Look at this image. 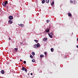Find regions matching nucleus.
<instances>
[{
	"label": "nucleus",
	"instance_id": "nucleus-12",
	"mask_svg": "<svg viewBox=\"0 0 78 78\" xmlns=\"http://www.w3.org/2000/svg\"><path fill=\"white\" fill-rule=\"evenodd\" d=\"M9 23H10V24L12 23V21L11 20H9Z\"/></svg>",
	"mask_w": 78,
	"mask_h": 78
},
{
	"label": "nucleus",
	"instance_id": "nucleus-22",
	"mask_svg": "<svg viewBox=\"0 0 78 78\" xmlns=\"http://www.w3.org/2000/svg\"><path fill=\"white\" fill-rule=\"evenodd\" d=\"M34 41L36 42H38V41L37 40H34Z\"/></svg>",
	"mask_w": 78,
	"mask_h": 78
},
{
	"label": "nucleus",
	"instance_id": "nucleus-28",
	"mask_svg": "<svg viewBox=\"0 0 78 78\" xmlns=\"http://www.w3.org/2000/svg\"><path fill=\"white\" fill-rule=\"evenodd\" d=\"M33 73H30V75H31L32 76V75H33Z\"/></svg>",
	"mask_w": 78,
	"mask_h": 78
},
{
	"label": "nucleus",
	"instance_id": "nucleus-1",
	"mask_svg": "<svg viewBox=\"0 0 78 78\" xmlns=\"http://www.w3.org/2000/svg\"><path fill=\"white\" fill-rule=\"evenodd\" d=\"M40 45L39 43H38L37 44H35L34 46V48H38V47H39Z\"/></svg>",
	"mask_w": 78,
	"mask_h": 78
},
{
	"label": "nucleus",
	"instance_id": "nucleus-31",
	"mask_svg": "<svg viewBox=\"0 0 78 78\" xmlns=\"http://www.w3.org/2000/svg\"><path fill=\"white\" fill-rule=\"evenodd\" d=\"M76 47V48H78V46H77Z\"/></svg>",
	"mask_w": 78,
	"mask_h": 78
},
{
	"label": "nucleus",
	"instance_id": "nucleus-21",
	"mask_svg": "<svg viewBox=\"0 0 78 78\" xmlns=\"http://www.w3.org/2000/svg\"><path fill=\"white\" fill-rule=\"evenodd\" d=\"M46 22H47V23H48L49 22H50V20H46Z\"/></svg>",
	"mask_w": 78,
	"mask_h": 78
},
{
	"label": "nucleus",
	"instance_id": "nucleus-7",
	"mask_svg": "<svg viewBox=\"0 0 78 78\" xmlns=\"http://www.w3.org/2000/svg\"><path fill=\"white\" fill-rule=\"evenodd\" d=\"M47 38H44L43 39V41H45L46 40L47 41Z\"/></svg>",
	"mask_w": 78,
	"mask_h": 78
},
{
	"label": "nucleus",
	"instance_id": "nucleus-6",
	"mask_svg": "<svg viewBox=\"0 0 78 78\" xmlns=\"http://www.w3.org/2000/svg\"><path fill=\"white\" fill-rule=\"evenodd\" d=\"M5 71L4 70H2L1 71V73L2 74H4L5 73V72H4Z\"/></svg>",
	"mask_w": 78,
	"mask_h": 78
},
{
	"label": "nucleus",
	"instance_id": "nucleus-8",
	"mask_svg": "<svg viewBox=\"0 0 78 78\" xmlns=\"http://www.w3.org/2000/svg\"><path fill=\"white\" fill-rule=\"evenodd\" d=\"M54 2L53 1H52V2L51 3V6H53V5L54 4Z\"/></svg>",
	"mask_w": 78,
	"mask_h": 78
},
{
	"label": "nucleus",
	"instance_id": "nucleus-27",
	"mask_svg": "<svg viewBox=\"0 0 78 78\" xmlns=\"http://www.w3.org/2000/svg\"><path fill=\"white\" fill-rule=\"evenodd\" d=\"M76 1H74V3L75 4L76 3Z\"/></svg>",
	"mask_w": 78,
	"mask_h": 78
},
{
	"label": "nucleus",
	"instance_id": "nucleus-24",
	"mask_svg": "<svg viewBox=\"0 0 78 78\" xmlns=\"http://www.w3.org/2000/svg\"><path fill=\"white\" fill-rule=\"evenodd\" d=\"M26 61H24L23 63L24 64H25L26 63Z\"/></svg>",
	"mask_w": 78,
	"mask_h": 78
},
{
	"label": "nucleus",
	"instance_id": "nucleus-13",
	"mask_svg": "<svg viewBox=\"0 0 78 78\" xmlns=\"http://www.w3.org/2000/svg\"><path fill=\"white\" fill-rule=\"evenodd\" d=\"M19 26L20 27H24V25L22 24H20L19 25Z\"/></svg>",
	"mask_w": 78,
	"mask_h": 78
},
{
	"label": "nucleus",
	"instance_id": "nucleus-18",
	"mask_svg": "<svg viewBox=\"0 0 78 78\" xmlns=\"http://www.w3.org/2000/svg\"><path fill=\"white\" fill-rule=\"evenodd\" d=\"M32 62H35V60L34 59H33L32 60Z\"/></svg>",
	"mask_w": 78,
	"mask_h": 78
},
{
	"label": "nucleus",
	"instance_id": "nucleus-25",
	"mask_svg": "<svg viewBox=\"0 0 78 78\" xmlns=\"http://www.w3.org/2000/svg\"><path fill=\"white\" fill-rule=\"evenodd\" d=\"M70 2L71 3H73V2L72 1H71Z\"/></svg>",
	"mask_w": 78,
	"mask_h": 78
},
{
	"label": "nucleus",
	"instance_id": "nucleus-20",
	"mask_svg": "<svg viewBox=\"0 0 78 78\" xmlns=\"http://www.w3.org/2000/svg\"><path fill=\"white\" fill-rule=\"evenodd\" d=\"M14 49H15V51H17L18 50L17 48H15Z\"/></svg>",
	"mask_w": 78,
	"mask_h": 78
},
{
	"label": "nucleus",
	"instance_id": "nucleus-29",
	"mask_svg": "<svg viewBox=\"0 0 78 78\" xmlns=\"http://www.w3.org/2000/svg\"><path fill=\"white\" fill-rule=\"evenodd\" d=\"M9 39L11 40V38L10 37L9 38Z\"/></svg>",
	"mask_w": 78,
	"mask_h": 78
},
{
	"label": "nucleus",
	"instance_id": "nucleus-16",
	"mask_svg": "<svg viewBox=\"0 0 78 78\" xmlns=\"http://www.w3.org/2000/svg\"><path fill=\"white\" fill-rule=\"evenodd\" d=\"M51 51L52 52H53L54 51V49L53 48H51Z\"/></svg>",
	"mask_w": 78,
	"mask_h": 78
},
{
	"label": "nucleus",
	"instance_id": "nucleus-11",
	"mask_svg": "<svg viewBox=\"0 0 78 78\" xmlns=\"http://www.w3.org/2000/svg\"><path fill=\"white\" fill-rule=\"evenodd\" d=\"M41 2L42 4H44L45 2V0H43L41 1Z\"/></svg>",
	"mask_w": 78,
	"mask_h": 78
},
{
	"label": "nucleus",
	"instance_id": "nucleus-10",
	"mask_svg": "<svg viewBox=\"0 0 78 78\" xmlns=\"http://www.w3.org/2000/svg\"><path fill=\"white\" fill-rule=\"evenodd\" d=\"M49 36L51 38H52L53 37H52V35H50V34H48Z\"/></svg>",
	"mask_w": 78,
	"mask_h": 78
},
{
	"label": "nucleus",
	"instance_id": "nucleus-26",
	"mask_svg": "<svg viewBox=\"0 0 78 78\" xmlns=\"http://www.w3.org/2000/svg\"><path fill=\"white\" fill-rule=\"evenodd\" d=\"M44 54H45V55H46V54H47V53H46V52H44Z\"/></svg>",
	"mask_w": 78,
	"mask_h": 78
},
{
	"label": "nucleus",
	"instance_id": "nucleus-15",
	"mask_svg": "<svg viewBox=\"0 0 78 78\" xmlns=\"http://www.w3.org/2000/svg\"><path fill=\"white\" fill-rule=\"evenodd\" d=\"M45 2L47 3H48L49 2V0H46Z\"/></svg>",
	"mask_w": 78,
	"mask_h": 78
},
{
	"label": "nucleus",
	"instance_id": "nucleus-23",
	"mask_svg": "<svg viewBox=\"0 0 78 78\" xmlns=\"http://www.w3.org/2000/svg\"><path fill=\"white\" fill-rule=\"evenodd\" d=\"M52 36L53 35V34L52 33H50V34Z\"/></svg>",
	"mask_w": 78,
	"mask_h": 78
},
{
	"label": "nucleus",
	"instance_id": "nucleus-5",
	"mask_svg": "<svg viewBox=\"0 0 78 78\" xmlns=\"http://www.w3.org/2000/svg\"><path fill=\"white\" fill-rule=\"evenodd\" d=\"M50 30L49 29H46L45 30V33L46 32L48 33L49 31Z\"/></svg>",
	"mask_w": 78,
	"mask_h": 78
},
{
	"label": "nucleus",
	"instance_id": "nucleus-9",
	"mask_svg": "<svg viewBox=\"0 0 78 78\" xmlns=\"http://www.w3.org/2000/svg\"><path fill=\"white\" fill-rule=\"evenodd\" d=\"M44 55H40V57L41 58H43L44 57Z\"/></svg>",
	"mask_w": 78,
	"mask_h": 78
},
{
	"label": "nucleus",
	"instance_id": "nucleus-17",
	"mask_svg": "<svg viewBox=\"0 0 78 78\" xmlns=\"http://www.w3.org/2000/svg\"><path fill=\"white\" fill-rule=\"evenodd\" d=\"M30 58H33V56L32 55H30Z\"/></svg>",
	"mask_w": 78,
	"mask_h": 78
},
{
	"label": "nucleus",
	"instance_id": "nucleus-4",
	"mask_svg": "<svg viewBox=\"0 0 78 78\" xmlns=\"http://www.w3.org/2000/svg\"><path fill=\"white\" fill-rule=\"evenodd\" d=\"M9 19L10 20L13 19V17L12 16H9Z\"/></svg>",
	"mask_w": 78,
	"mask_h": 78
},
{
	"label": "nucleus",
	"instance_id": "nucleus-2",
	"mask_svg": "<svg viewBox=\"0 0 78 78\" xmlns=\"http://www.w3.org/2000/svg\"><path fill=\"white\" fill-rule=\"evenodd\" d=\"M8 2L7 1H6L5 2H3L2 4V5L3 6H5L6 5L8 4Z\"/></svg>",
	"mask_w": 78,
	"mask_h": 78
},
{
	"label": "nucleus",
	"instance_id": "nucleus-14",
	"mask_svg": "<svg viewBox=\"0 0 78 78\" xmlns=\"http://www.w3.org/2000/svg\"><path fill=\"white\" fill-rule=\"evenodd\" d=\"M68 16L69 17H71V13H68Z\"/></svg>",
	"mask_w": 78,
	"mask_h": 78
},
{
	"label": "nucleus",
	"instance_id": "nucleus-3",
	"mask_svg": "<svg viewBox=\"0 0 78 78\" xmlns=\"http://www.w3.org/2000/svg\"><path fill=\"white\" fill-rule=\"evenodd\" d=\"M22 70L23 71H24L27 72V70L24 67H22Z\"/></svg>",
	"mask_w": 78,
	"mask_h": 78
},
{
	"label": "nucleus",
	"instance_id": "nucleus-33",
	"mask_svg": "<svg viewBox=\"0 0 78 78\" xmlns=\"http://www.w3.org/2000/svg\"><path fill=\"white\" fill-rule=\"evenodd\" d=\"M29 74V73H28V74Z\"/></svg>",
	"mask_w": 78,
	"mask_h": 78
},
{
	"label": "nucleus",
	"instance_id": "nucleus-32",
	"mask_svg": "<svg viewBox=\"0 0 78 78\" xmlns=\"http://www.w3.org/2000/svg\"><path fill=\"white\" fill-rule=\"evenodd\" d=\"M20 62H22V60L21 59H20Z\"/></svg>",
	"mask_w": 78,
	"mask_h": 78
},
{
	"label": "nucleus",
	"instance_id": "nucleus-19",
	"mask_svg": "<svg viewBox=\"0 0 78 78\" xmlns=\"http://www.w3.org/2000/svg\"><path fill=\"white\" fill-rule=\"evenodd\" d=\"M32 55H35V53L34 52H32Z\"/></svg>",
	"mask_w": 78,
	"mask_h": 78
},
{
	"label": "nucleus",
	"instance_id": "nucleus-30",
	"mask_svg": "<svg viewBox=\"0 0 78 78\" xmlns=\"http://www.w3.org/2000/svg\"><path fill=\"white\" fill-rule=\"evenodd\" d=\"M78 41V38H77V41Z\"/></svg>",
	"mask_w": 78,
	"mask_h": 78
}]
</instances>
